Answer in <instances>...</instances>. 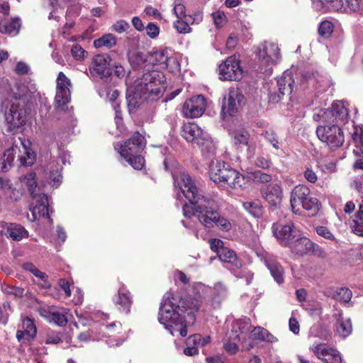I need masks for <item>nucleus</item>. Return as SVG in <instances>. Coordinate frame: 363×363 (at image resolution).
<instances>
[{"mask_svg":"<svg viewBox=\"0 0 363 363\" xmlns=\"http://www.w3.org/2000/svg\"><path fill=\"white\" fill-rule=\"evenodd\" d=\"M135 169H141L145 164L144 158L139 154L130 157V160H125Z\"/></svg>","mask_w":363,"mask_h":363,"instance_id":"obj_51","label":"nucleus"},{"mask_svg":"<svg viewBox=\"0 0 363 363\" xmlns=\"http://www.w3.org/2000/svg\"><path fill=\"white\" fill-rule=\"evenodd\" d=\"M72 84L65 74L60 72L57 78V91L55 101L57 108L64 110V107L70 101V87Z\"/></svg>","mask_w":363,"mask_h":363,"instance_id":"obj_12","label":"nucleus"},{"mask_svg":"<svg viewBox=\"0 0 363 363\" xmlns=\"http://www.w3.org/2000/svg\"><path fill=\"white\" fill-rule=\"evenodd\" d=\"M333 31V25L330 21H323L318 28V33L324 38H328L330 36Z\"/></svg>","mask_w":363,"mask_h":363,"instance_id":"obj_46","label":"nucleus"},{"mask_svg":"<svg viewBox=\"0 0 363 363\" xmlns=\"http://www.w3.org/2000/svg\"><path fill=\"white\" fill-rule=\"evenodd\" d=\"M22 328L26 331V340L33 339L35 337L37 330L31 319L28 318H24L22 320Z\"/></svg>","mask_w":363,"mask_h":363,"instance_id":"obj_41","label":"nucleus"},{"mask_svg":"<svg viewBox=\"0 0 363 363\" xmlns=\"http://www.w3.org/2000/svg\"><path fill=\"white\" fill-rule=\"evenodd\" d=\"M130 62L135 68H145L149 62L148 55L138 52L131 57Z\"/></svg>","mask_w":363,"mask_h":363,"instance_id":"obj_43","label":"nucleus"},{"mask_svg":"<svg viewBox=\"0 0 363 363\" xmlns=\"http://www.w3.org/2000/svg\"><path fill=\"white\" fill-rule=\"evenodd\" d=\"M352 140L355 143L356 148L363 143V130L361 128L355 127L352 135Z\"/></svg>","mask_w":363,"mask_h":363,"instance_id":"obj_57","label":"nucleus"},{"mask_svg":"<svg viewBox=\"0 0 363 363\" xmlns=\"http://www.w3.org/2000/svg\"><path fill=\"white\" fill-rule=\"evenodd\" d=\"M165 77L157 70L149 71L138 78L128 89V105L139 108L150 96L158 97L164 91Z\"/></svg>","mask_w":363,"mask_h":363,"instance_id":"obj_3","label":"nucleus"},{"mask_svg":"<svg viewBox=\"0 0 363 363\" xmlns=\"http://www.w3.org/2000/svg\"><path fill=\"white\" fill-rule=\"evenodd\" d=\"M205 138L199 140L197 145L200 147L201 152L206 155H213L216 151V145L213 140L206 133Z\"/></svg>","mask_w":363,"mask_h":363,"instance_id":"obj_37","label":"nucleus"},{"mask_svg":"<svg viewBox=\"0 0 363 363\" xmlns=\"http://www.w3.org/2000/svg\"><path fill=\"white\" fill-rule=\"evenodd\" d=\"M339 315L340 318L336 324V332L340 336L345 337L352 332V324L350 319H343V318L341 317V313H340Z\"/></svg>","mask_w":363,"mask_h":363,"instance_id":"obj_35","label":"nucleus"},{"mask_svg":"<svg viewBox=\"0 0 363 363\" xmlns=\"http://www.w3.org/2000/svg\"><path fill=\"white\" fill-rule=\"evenodd\" d=\"M174 186L179 193L189 201L191 205H183V214L186 218L196 216L199 221L206 228H213L218 214L215 201L207 196L201 195L192 181L190 176L182 172L179 175L173 176Z\"/></svg>","mask_w":363,"mask_h":363,"instance_id":"obj_2","label":"nucleus"},{"mask_svg":"<svg viewBox=\"0 0 363 363\" xmlns=\"http://www.w3.org/2000/svg\"><path fill=\"white\" fill-rule=\"evenodd\" d=\"M30 71L29 66L23 62H18L16 66L15 72L18 74H28Z\"/></svg>","mask_w":363,"mask_h":363,"instance_id":"obj_63","label":"nucleus"},{"mask_svg":"<svg viewBox=\"0 0 363 363\" xmlns=\"http://www.w3.org/2000/svg\"><path fill=\"white\" fill-rule=\"evenodd\" d=\"M211 16L213 19L214 24L217 28L223 26L226 22V16L224 12L221 11L213 12Z\"/></svg>","mask_w":363,"mask_h":363,"instance_id":"obj_52","label":"nucleus"},{"mask_svg":"<svg viewBox=\"0 0 363 363\" xmlns=\"http://www.w3.org/2000/svg\"><path fill=\"white\" fill-rule=\"evenodd\" d=\"M71 53L74 60L81 61L84 60L86 51L80 45H75L72 48Z\"/></svg>","mask_w":363,"mask_h":363,"instance_id":"obj_54","label":"nucleus"},{"mask_svg":"<svg viewBox=\"0 0 363 363\" xmlns=\"http://www.w3.org/2000/svg\"><path fill=\"white\" fill-rule=\"evenodd\" d=\"M304 177L306 179L311 182V183H315L316 182L318 179V177L314 171H313L311 169L307 168L304 172Z\"/></svg>","mask_w":363,"mask_h":363,"instance_id":"obj_64","label":"nucleus"},{"mask_svg":"<svg viewBox=\"0 0 363 363\" xmlns=\"http://www.w3.org/2000/svg\"><path fill=\"white\" fill-rule=\"evenodd\" d=\"M174 28L179 33L186 34L191 31V28L189 26L188 21H184L183 19H177L174 22Z\"/></svg>","mask_w":363,"mask_h":363,"instance_id":"obj_48","label":"nucleus"},{"mask_svg":"<svg viewBox=\"0 0 363 363\" xmlns=\"http://www.w3.org/2000/svg\"><path fill=\"white\" fill-rule=\"evenodd\" d=\"M251 320L249 318L245 317L238 320L232 330V332L236 334L234 339L238 341L245 340L249 333L251 331Z\"/></svg>","mask_w":363,"mask_h":363,"instance_id":"obj_25","label":"nucleus"},{"mask_svg":"<svg viewBox=\"0 0 363 363\" xmlns=\"http://www.w3.org/2000/svg\"><path fill=\"white\" fill-rule=\"evenodd\" d=\"M22 267L24 270L30 272L37 278H39L45 282V286L48 287L50 284L47 281L48 276L43 272L40 271L33 263L26 262L23 264Z\"/></svg>","mask_w":363,"mask_h":363,"instance_id":"obj_40","label":"nucleus"},{"mask_svg":"<svg viewBox=\"0 0 363 363\" xmlns=\"http://www.w3.org/2000/svg\"><path fill=\"white\" fill-rule=\"evenodd\" d=\"M228 295V290L225 286L221 283L215 284L211 294V301L213 307H218L222 301H223Z\"/></svg>","mask_w":363,"mask_h":363,"instance_id":"obj_32","label":"nucleus"},{"mask_svg":"<svg viewBox=\"0 0 363 363\" xmlns=\"http://www.w3.org/2000/svg\"><path fill=\"white\" fill-rule=\"evenodd\" d=\"M272 231L279 243L284 247H288L298 234L291 221L286 224L274 223Z\"/></svg>","mask_w":363,"mask_h":363,"instance_id":"obj_11","label":"nucleus"},{"mask_svg":"<svg viewBox=\"0 0 363 363\" xmlns=\"http://www.w3.org/2000/svg\"><path fill=\"white\" fill-rule=\"evenodd\" d=\"M350 228L354 234L363 237V199Z\"/></svg>","mask_w":363,"mask_h":363,"instance_id":"obj_34","label":"nucleus"},{"mask_svg":"<svg viewBox=\"0 0 363 363\" xmlns=\"http://www.w3.org/2000/svg\"><path fill=\"white\" fill-rule=\"evenodd\" d=\"M62 341V338L60 336V333L57 332H52L49 334H48L45 343L47 345L52 344V345H57L60 343Z\"/></svg>","mask_w":363,"mask_h":363,"instance_id":"obj_58","label":"nucleus"},{"mask_svg":"<svg viewBox=\"0 0 363 363\" xmlns=\"http://www.w3.org/2000/svg\"><path fill=\"white\" fill-rule=\"evenodd\" d=\"M310 189L302 184L296 186L291 192L290 196V206L293 213L300 214V207L310 196Z\"/></svg>","mask_w":363,"mask_h":363,"instance_id":"obj_19","label":"nucleus"},{"mask_svg":"<svg viewBox=\"0 0 363 363\" xmlns=\"http://www.w3.org/2000/svg\"><path fill=\"white\" fill-rule=\"evenodd\" d=\"M301 207L307 211L311 216H315L320 210V203L315 197L310 195Z\"/></svg>","mask_w":363,"mask_h":363,"instance_id":"obj_39","label":"nucleus"},{"mask_svg":"<svg viewBox=\"0 0 363 363\" xmlns=\"http://www.w3.org/2000/svg\"><path fill=\"white\" fill-rule=\"evenodd\" d=\"M129 28V23L124 20H119L112 26L113 30L118 33L125 32Z\"/></svg>","mask_w":363,"mask_h":363,"instance_id":"obj_59","label":"nucleus"},{"mask_svg":"<svg viewBox=\"0 0 363 363\" xmlns=\"http://www.w3.org/2000/svg\"><path fill=\"white\" fill-rule=\"evenodd\" d=\"M201 303L200 298L191 296L179 297L167 293L161 303L158 320L171 335L179 333L180 336L185 337L187 327L196 321Z\"/></svg>","mask_w":363,"mask_h":363,"instance_id":"obj_1","label":"nucleus"},{"mask_svg":"<svg viewBox=\"0 0 363 363\" xmlns=\"http://www.w3.org/2000/svg\"><path fill=\"white\" fill-rule=\"evenodd\" d=\"M288 247L296 255H303L307 254L318 255L320 248L318 245L313 242L308 238L301 236L298 233L289 245Z\"/></svg>","mask_w":363,"mask_h":363,"instance_id":"obj_16","label":"nucleus"},{"mask_svg":"<svg viewBox=\"0 0 363 363\" xmlns=\"http://www.w3.org/2000/svg\"><path fill=\"white\" fill-rule=\"evenodd\" d=\"M267 334V330L262 327H256L252 332L251 336L253 339H257L259 340H264L266 335Z\"/></svg>","mask_w":363,"mask_h":363,"instance_id":"obj_61","label":"nucleus"},{"mask_svg":"<svg viewBox=\"0 0 363 363\" xmlns=\"http://www.w3.org/2000/svg\"><path fill=\"white\" fill-rule=\"evenodd\" d=\"M173 11L177 19H183L186 17V8L181 3L174 4Z\"/></svg>","mask_w":363,"mask_h":363,"instance_id":"obj_60","label":"nucleus"},{"mask_svg":"<svg viewBox=\"0 0 363 363\" xmlns=\"http://www.w3.org/2000/svg\"><path fill=\"white\" fill-rule=\"evenodd\" d=\"M40 315L45 318L48 322L59 326H64L68 322L72 315L67 308H52L49 310L40 311Z\"/></svg>","mask_w":363,"mask_h":363,"instance_id":"obj_20","label":"nucleus"},{"mask_svg":"<svg viewBox=\"0 0 363 363\" xmlns=\"http://www.w3.org/2000/svg\"><path fill=\"white\" fill-rule=\"evenodd\" d=\"M211 342L209 336L202 337L199 334H194L189 337L186 341L187 345H195L197 347H204Z\"/></svg>","mask_w":363,"mask_h":363,"instance_id":"obj_44","label":"nucleus"},{"mask_svg":"<svg viewBox=\"0 0 363 363\" xmlns=\"http://www.w3.org/2000/svg\"><path fill=\"white\" fill-rule=\"evenodd\" d=\"M261 259L264 261L274 280L279 284H282L284 282V269L276 258L269 253H264L261 255Z\"/></svg>","mask_w":363,"mask_h":363,"instance_id":"obj_22","label":"nucleus"},{"mask_svg":"<svg viewBox=\"0 0 363 363\" xmlns=\"http://www.w3.org/2000/svg\"><path fill=\"white\" fill-rule=\"evenodd\" d=\"M113 301L120 311L126 314L130 312L132 300L130 293L125 287L122 286L118 289Z\"/></svg>","mask_w":363,"mask_h":363,"instance_id":"obj_24","label":"nucleus"},{"mask_svg":"<svg viewBox=\"0 0 363 363\" xmlns=\"http://www.w3.org/2000/svg\"><path fill=\"white\" fill-rule=\"evenodd\" d=\"M28 91L25 86L18 89V93H14V98L5 112L6 131L14 135L22 132L26 121V103L28 101Z\"/></svg>","mask_w":363,"mask_h":363,"instance_id":"obj_4","label":"nucleus"},{"mask_svg":"<svg viewBox=\"0 0 363 363\" xmlns=\"http://www.w3.org/2000/svg\"><path fill=\"white\" fill-rule=\"evenodd\" d=\"M206 109V101L203 96L199 95L185 101L182 107V113L186 118L200 117Z\"/></svg>","mask_w":363,"mask_h":363,"instance_id":"obj_17","label":"nucleus"},{"mask_svg":"<svg viewBox=\"0 0 363 363\" xmlns=\"http://www.w3.org/2000/svg\"><path fill=\"white\" fill-rule=\"evenodd\" d=\"M18 150V146L13 145L4 151L0 159V171L6 172L11 168Z\"/></svg>","mask_w":363,"mask_h":363,"instance_id":"obj_28","label":"nucleus"},{"mask_svg":"<svg viewBox=\"0 0 363 363\" xmlns=\"http://www.w3.org/2000/svg\"><path fill=\"white\" fill-rule=\"evenodd\" d=\"M244 96L238 88H230L222 102V112L225 115L234 116L239 111Z\"/></svg>","mask_w":363,"mask_h":363,"instance_id":"obj_13","label":"nucleus"},{"mask_svg":"<svg viewBox=\"0 0 363 363\" xmlns=\"http://www.w3.org/2000/svg\"><path fill=\"white\" fill-rule=\"evenodd\" d=\"M169 53L168 50H160L155 51L154 52L148 55L149 63L155 65H160L163 67L165 60Z\"/></svg>","mask_w":363,"mask_h":363,"instance_id":"obj_36","label":"nucleus"},{"mask_svg":"<svg viewBox=\"0 0 363 363\" xmlns=\"http://www.w3.org/2000/svg\"><path fill=\"white\" fill-rule=\"evenodd\" d=\"M352 297V292L348 288H340L335 291V294L333 295V298L337 301L343 302V303H349Z\"/></svg>","mask_w":363,"mask_h":363,"instance_id":"obj_45","label":"nucleus"},{"mask_svg":"<svg viewBox=\"0 0 363 363\" xmlns=\"http://www.w3.org/2000/svg\"><path fill=\"white\" fill-rule=\"evenodd\" d=\"M323 116L324 122L339 125L347 121L349 113L343 103L337 101L333 104L330 108L325 109Z\"/></svg>","mask_w":363,"mask_h":363,"instance_id":"obj_15","label":"nucleus"},{"mask_svg":"<svg viewBox=\"0 0 363 363\" xmlns=\"http://www.w3.org/2000/svg\"><path fill=\"white\" fill-rule=\"evenodd\" d=\"M23 185H26L31 196H34L43 191L41 187L38 185L35 180V173L30 172L20 179Z\"/></svg>","mask_w":363,"mask_h":363,"instance_id":"obj_30","label":"nucleus"},{"mask_svg":"<svg viewBox=\"0 0 363 363\" xmlns=\"http://www.w3.org/2000/svg\"><path fill=\"white\" fill-rule=\"evenodd\" d=\"M231 135L233 138L234 145L238 148L248 145L250 135L245 129L240 128L235 130L231 133Z\"/></svg>","mask_w":363,"mask_h":363,"instance_id":"obj_33","label":"nucleus"},{"mask_svg":"<svg viewBox=\"0 0 363 363\" xmlns=\"http://www.w3.org/2000/svg\"><path fill=\"white\" fill-rule=\"evenodd\" d=\"M252 175L254 180L261 183H268L272 179L271 174L262 172V171H255L252 173Z\"/></svg>","mask_w":363,"mask_h":363,"instance_id":"obj_53","label":"nucleus"},{"mask_svg":"<svg viewBox=\"0 0 363 363\" xmlns=\"http://www.w3.org/2000/svg\"><path fill=\"white\" fill-rule=\"evenodd\" d=\"M146 34L150 38H156L160 33L159 27L154 23H149L145 27Z\"/></svg>","mask_w":363,"mask_h":363,"instance_id":"obj_55","label":"nucleus"},{"mask_svg":"<svg viewBox=\"0 0 363 363\" xmlns=\"http://www.w3.org/2000/svg\"><path fill=\"white\" fill-rule=\"evenodd\" d=\"M330 124L331 125L318 126L316 129L317 136L330 148L340 147L345 141L343 133L338 125Z\"/></svg>","mask_w":363,"mask_h":363,"instance_id":"obj_7","label":"nucleus"},{"mask_svg":"<svg viewBox=\"0 0 363 363\" xmlns=\"http://www.w3.org/2000/svg\"><path fill=\"white\" fill-rule=\"evenodd\" d=\"M210 179L221 186L241 187L243 177L224 161L213 159L209 166Z\"/></svg>","mask_w":363,"mask_h":363,"instance_id":"obj_5","label":"nucleus"},{"mask_svg":"<svg viewBox=\"0 0 363 363\" xmlns=\"http://www.w3.org/2000/svg\"><path fill=\"white\" fill-rule=\"evenodd\" d=\"M162 68H167L170 72H177L179 71L180 65L177 60L169 53Z\"/></svg>","mask_w":363,"mask_h":363,"instance_id":"obj_47","label":"nucleus"},{"mask_svg":"<svg viewBox=\"0 0 363 363\" xmlns=\"http://www.w3.org/2000/svg\"><path fill=\"white\" fill-rule=\"evenodd\" d=\"M145 138L138 132H136L124 144L116 143L114 149L120 153L123 158L130 160V157L139 154L145 147Z\"/></svg>","mask_w":363,"mask_h":363,"instance_id":"obj_8","label":"nucleus"},{"mask_svg":"<svg viewBox=\"0 0 363 363\" xmlns=\"http://www.w3.org/2000/svg\"><path fill=\"white\" fill-rule=\"evenodd\" d=\"M256 53L260 72L267 74H271L272 67L281 58L280 50L278 45L275 43L266 42L258 48Z\"/></svg>","mask_w":363,"mask_h":363,"instance_id":"obj_6","label":"nucleus"},{"mask_svg":"<svg viewBox=\"0 0 363 363\" xmlns=\"http://www.w3.org/2000/svg\"><path fill=\"white\" fill-rule=\"evenodd\" d=\"M263 135L264 138L268 142H269L276 150L279 149L278 138L273 130L269 129L265 130V132L263 133Z\"/></svg>","mask_w":363,"mask_h":363,"instance_id":"obj_50","label":"nucleus"},{"mask_svg":"<svg viewBox=\"0 0 363 363\" xmlns=\"http://www.w3.org/2000/svg\"><path fill=\"white\" fill-rule=\"evenodd\" d=\"M309 350L323 363H342L340 352L325 343H314Z\"/></svg>","mask_w":363,"mask_h":363,"instance_id":"obj_10","label":"nucleus"},{"mask_svg":"<svg viewBox=\"0 0 363 363\" xmlns=\"http://www.w3.org/2000/svg\"><path fill=\"white\" fill-rule=\"evenodd\" d=\"M21 26V20L17 17L12 18L11 21H0V32L10 36L16 35L19 33Z\"/></svg>","mask_w":363,"mask_h":363,"instance_id":"obj_27","label":"nucleus"},{"mask_svg":"<svg viewBox=\"0 0 363 363\" xmlns=\"http://www.w3.org/2000/svg\"><path fill=\"white\" fill-rule=\"evenodd\" d=\"M111 59L108 55H96L89 68L90 75L99 77L101 79H107L112 74L110 67Z\"/></svg>","mask_w":363,"mask_h":363,"instance_id":"obj_14","label":"nucleus"},{"mask_svg":"<svg viewBox=\"0 0 363 363\" xmlns=\"http://www.w3.org/2000/svg\"><path fill=\"white\" fill-rule=\"evenodd\" d=\"M218 257L221 262L230 264L236 268L241 267L240 261L235 252L232 250L222 248L220 252H218Z\"/></svg>","mask_w":363,"mask_h":363,"instance_id":"obj_31","label":"nucleus"},{"mask_svg":"<svg viewBox=\"0 0 363 363\" xmlns=\"http://www.w3.org/2000/svg\"><path fill=\"white\" fill-rule=\"evenodd\" d=\"M316 233L318 235L328 239L329 240H335V238L334 235L330 231V230L325 226H318L316 228Z\"/></svg>","mask_w":363,"mask_h":363,"instance_id":"obj_56","label":"nucleus"},{"mask_svg":"<svg viewBox=\"0 0 363 363\" xmlns=\"http://www.w3.org/2000/svg\"><path fill=\"white\" fill-rule=\"evenodd\" d=\"M243 208L254 217H260L262 214V207L259 202L246 201L242 203Z\"/></svg>","mask_w":363,"mask_h":363,"instance_id":"obj_42","label":"nucleus"},{"mask_svg":"<svg viewBox=\"0 0 363 363\" xmlns=\"http://www.w3.org/2000/svg\"><path fill=\"white\" fill-rule=\"evenodd\" d=\"M262 198L271 206L277 207L282 201L283 191L279 184H269L261 189Z\"/></svg>","mask_w":363,"mask_h":363,"instance_id":"obj_21","label":"nucleus"},{"mask_svg":"<svg viewBox=\"0 0 363 363\" xmlns=\"http://www.w3.org/2000/svg\"><path fill=\"white\" fill-rule=\"evenodd\" d=\"M220 79L228 81H239L242 77L243 70L240 60L235 55L228 57L218 67Z\"/></svg>","mask_w":363,"mask_h":363,"instance_id":"obj_9","label":"nucleus"},{"mask_svg":"<svg viewBox=\"0 0 363 363\" xmlns=\"http://www.w3.org/2000/svg\"><path fill=\"white\" fill-rule=\"evenodd\" d=\"M189 24H199L203 21V13L201 11H196L192 15L189 16Z\"/></svg>","mask_w":363,"mask_h":363,"instance_id":"obj_62","label":"nucleus"},{"mask_svg":"<svg viewBox=\"0 0 363 363\" xmlns=\"http://www.w3.org/2000/svg\"><path fill=\"white\" fill-rule=\"evenodd\" d=\"M206 133L194 123H186L182 126V135L188 142L197 144L199 140L206 137Z\"/></svg>","mask_w":363,"mask_h":363,"instance_id":"obj_23","label":"nucleus"},{"mask_svg":"<svg viewBox=\"0 0 363 363\" xmlns=\"http://www.w3.org/2000/svg\"><path fill=\"white\" fill-rule=\"evenodd\" d=\"M214 225H216L220 230L224 232L229 231L232 228L230 222L226 218L220 216V213L218 214L216 218Z\"/></svg>","mask_w":363,"mask_h":363,"instance_id":"obj_49","label":"nucleus"},{"mask_svg":"<svg viewBox=\"0 0 363 363\" xmlns=\"http://www.w3.org/2000/svg\"><path fill=\"white\" fill-rule=\"evenodd\" d=\"M6 234L14 241L28 237V232L20 224L6 223Z\"/></svg>","mask_w":363,"mask_h":363,"instance_id":"obj_26","label":"nucleus"},{"mask_svg":"<svg viewBox=\"0 0 363 363\" xmlns=\"http://www.w3.org/2000/svg\"><path fill=\"white\" fill-rule=\"evenodd\" d=\"M33 207L31 209L33 220L40 218L48 219L50 222L52 220L50 216L49 201L48 196L42 191L41 193L33 196Z\"/></svg>","mask_w":363,"mask_h":363,"instance_id":"obj_18","label":"nucleus"},{"mask_svg":"<svg viewBox=\"0 0 363 363\" xmlns=\"http://www.w3.org/2000/svg\"><path fill=\"white\" fill-rule=\"evenodd\" d=\"M294 80L291 73L284 72L283 75L277 80V86L279 92L281 96L290 94L293 91Z\"/></svg>","mask_w":363,"mask_h":363,"instance_id":"obj_29","label":"nucleus"},{"mask_svg":"<svg viewBox=\"0 0 363 363\" xmlns=\"http://www.w3.org/2000/svg\"><path fill=\"white\" fill-rule=\"evenodd\" d=\"M116 45V38L113 34H106L94 41V45L96 48L105 47L111 48Z\"/></svg>","mask_w":363,"mask_h":363,"instance_id":"obj_38","label":"nucleus"}]
</instances>
